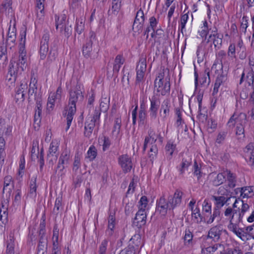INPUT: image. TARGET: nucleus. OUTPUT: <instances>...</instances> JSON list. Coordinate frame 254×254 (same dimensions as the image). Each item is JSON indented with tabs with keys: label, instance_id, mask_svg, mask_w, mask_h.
Wrapping results in <instances>:
<instances>
[{
	"label": "nucleus",
	"instance_id": "obj_1",
	"mask_svg": "<svg viewBox=\"0 0 254 254\" xmlns=\"http://www.w3.org/2000/svg\"><path fill=\"white\" fill-rule=\"evenodd\" d=\"M26 33V28H23L20 32L18 57L17 58H12L8 66L7 77L8 75L10 76L9 80H15L18 76L21 75L28 65L27 52L25 47Z\"/></svg>",
	"mask_w": 254,
	"mask_h": 254
},
{
	"label": "nucleus",
	"instance_id": "obj_2",
	"mask_svg": "<svg viewBox=\"0 0 254 254\" xmlns=\"http://www.w3.org/2000/svg\"><path fill=\"white\" fill-rule=\"evenodd\" d=\"M183 194L182 191L177 190L173 196H169L168 200L163 194L157 200L156 211L163 216H166L168 210H173L175 207L180 205L182 202Z\"/></svg>",
	"mask_w": 254,
	"mask_h": 254
},
{
	"label": "nucleus",
	"instance_id": "obj_3",
	"mask_svg": "<svg viewBox=\"0 0 254 254\" xmlns=\"http://www.w3.org/2000/svg\"><path fill=\"white\" fill-rule=\"evenodd\" d=\"M83 95L80 90V85L77 84L74 90H70L69 92V97L68 100V107L65 108L63 115L66 117L67 127L65 130L67 131L72 122L73 117L75 114L76 108V103L82 102L83 100Z\"/></svg>",
	"mask_w": 254,
	"mask_h": 254
},
{
	"label": "nucleus",
	"instance_id": "obj_4",
	"mask_svg": "<svg viewBox=\"0 0 254 254\" xmlns=\"http://www.w3.org/2000/svg\"><path fill=\"white\" fill-rule=\"evenodd\" d=\"M247 122V116L245 113L235 112L229 119L227 126L230 129H233L236 126V135L239 139H243L245 138V127Z\"/></svg>",
	"mask_w": 254,
	"mask_h": 254
},
{
	"label": "nucleus",
	"instance_id": "obj_5",
	"mask_svg": "<svg viewBox=\"0 0 254 254\" xmlns=\"http://www.w3.org/2000/svg\"><path fill=\"white\" fill-rule=\"evenodd\" d=\"M99 51L98 41L96 34L93 32H90V36L83 44L82 48L83 56L86 59L94 61L98 57Z\"/></svg>",
	"mask_w": 254,
	"mask_h": 254
},
{
	"label": "nucleus",
	"instance_id": "obj_6",
	"mask_svg": "<svg viewBox=\"0 0 254 254\" xmlns=\"http://www.w3.org/2000/svg\"><path fill=\"white\" fill-rule=\"evenodd\" d=\"M164 68L158 73L154 82V89L157 94L162 96L169 95L170 92V78L169 76L165 78Z\"/></svg>",
	"mask_w": 254,
	"mask_h": 254
},
{
	"label": "nucleus",
	"instance_id": "obj_7",
	"mask_svg": "<svg viewBox=\"0 0 254 254\" xmlns=\"http://www.w3.org/2000/svg\"><path fill=\"white\" fill-rule=\"evenodd\" d=\"M143 244L139 235H134L129 241L128 246L122 250L120 254H138Z\"/></svg>",
	"mask_w": 254,
	"mask_h": 254
},
{
	"label": "nucleus",
	"instance_id": "obj_8",
	"mask_svg": "<svg viewBox=\"0 0 254 254\" xmlns=\"http://www.w3.org/2000/svg\"><path fill=\"white\" fill-rule=\"evenodd\" d=\"M211 71H214L217 75V77L214 85L212 95L214 96L218 92L219 88L220 85L227 79L226 76L223 73V64H218L217 62H215L212 67Z\"/></svg>",
	"mask_w": 254,
	"mask_h": 254
},
{
	"label": "nucleus",
	"instance_id": "obj_9",
	"mask_svg": "<svg viewBox=\"0 0 254 254\" xmlns=\"http://www.w3.org/2000/svg\"><path fill=\"white\" fill-rule=\"evenodd\" d=\"M100 124V112L96 110L92 116L87 119L85 123L84 135L85 137L89 138L96 126Z\"/></svg>",
	"mask_w": 254,
	"mask_h": 254
},
{
	"label": "nucleus",
	"instance_id": "obj_10",
	"mask_svg": "<svg viewBox=\"0 0 254 254\" xmlns=\"http://www.w3.org/2000/svg\"><path fill=\"white\" fill-rule=\"evenodd\" d=\"M149 100L150 102V107L149 110L150 116L151 118L155 119L157 117V112L161 104L159 95L154 94L149 98Z\"/></svg>",
	"mask_w": 254,
	"mask_h": 254
},
{
	"label": "nucleus",
	"instance_id": "obj_11",
	"mask_svg": "<svg viewBox=\"0 0 254 254\" xmlns=\"http://www.w3.org/2000/svg\"><path fill=\"white\" fill-rule=\"evenodd\" d=\"M118 161L124 173L130 172L132 168L133 163L131 157L127 154H123L120 156L118 159Z\"/></svg>",
	"mask_w": 254,
	"mask_h": 254
},
{
	"label": "nucleus",
	"instance_id": "obj_12",
	"mask_svg": "<svg viewBox=\"0 0 254 254\" xmlns=\"http://www.w3.org/2000/svg\"><path fill=\"white\" fill-rule=\"evenodd\" d=\"M59 148L58 143L56 141H52L50 145L47 160L49 164L53 165L58 158L57 153Z\"/></svg>",
	"mask_w": 254,
	"mask_h": 254
},
{
	"label": "nucleus",
	"instance_id": "obj_13",
	"mask_svg": "<svg viewBox=\"0 0 254 254\" xmlns=\"http://www.w3.org/2000/svg\"><path fill=\"white\" fill-rule=\"evenodd\" d=\"M144 19L143 11L140 8L136 13L132 25V29L135 32L139 33L141 31L143 27Z\"/></svg>",
	"mask_w": 254,
	"mask_h": 254
},
{
	"label": "nucleus",
	"instance_id": "obj_14",
	"mask_svg": "<svg viewBox=\"0 0 254 254\" xmlns=\"http://www.w3.org/2000/svg\"><path fill=\"white\" fill-rule=\"evenodd\" d=\"M223 232L227 233V232L226 230H223L221 225L215 226L209 230L207 238L212 239L215 242H218Z\"/></svg>",
	"mask_w": 254,
	"mask_h": 254
},
{
	"label": "nucleus",
	"instance_id": "obj_15",
	"mask_svg": "<svg viewBox=\"0 0 254 254\" xmlns=\"http://www.w3.org/2000/svg\"><path fill=\"white\" fill-rule=\"evenodd\" d=\"M224 215L231 222H241L242 221L241 214L239 213V208L233 209L231 207H228L224 211Z\"/></svg>",
	"mask_w": 254,
	"mask_h": 254
},
{
	"label": "nucleus",
	"instance_id": "obj_16",
	"mask_svg": "<svg viewBox=\"0 0 254 254\" xmlns=\"http://www.w3.org/2000/svg\"><path fill=\"white\" fill-rule=\"evenodd\" d=\"M49 34L48 33L44 34L41 41L39 53L40 54V59L44 60L49 51Z\"/></svg>",
	"mask_w": 254,
	"mask_h": 254
},
{
	"label": "nucleus",
	"instance_id": "obj_17",
	"mask_svg": "<svg viewBox=\"0 0 254 254\" xmlns=\"http://www.w3.org/2000/svg\"><path fill=\"white\" fill-rule=\"evenodd\" d=\"M146 223V214L144 210H138L136 213L133 224L137 228H140Z\"/></svg>",
	"mask_w": 254,
	"mask_h": 254
},
{
	"label": "nucleus",
	"instance_id": "obj_18",
	"mask_svg": "<svg viewBox=\"0 0 254 254\" xmlns=\"http://www.w3.org/2000/svg\"><path fill=\"white\" fill-rule=\"evenodd\" d=\"M28 88L27 83L24 81L21 82L19 86L16 88L15 100L16 102H23L25 100V91Z\"/></svg>",
	"mask_w": 254,
	"mask_h": 254
},
{
	"label": "nucleus",
	"instance_id": "obj_19",
	"mask_svg": "<svg viewBox=\"0 0 254 254\" xmlns=\"http://www.w3.org/2000/svg\"><path fill=\"white\" fill-rule=\"evenodd\" d=\"M37 151L38 153H36V148L33 146L31 150V158L32 161H35L36 158L38 159V162L40 164V170L41 171L44 165V149L41 148L39 152V149L38 148Z\"/></svg>",
	"mask_w": 254,
	"mask_h": 254
},
{
	"label": "nucleus",
	"instance_id": "obj_20",
	"mask_svg": "<svg viewBox=\"0 0 254 254\" xmlns=\"http://www.w3.org/2000/svg\"><path fill=\"white\" fill-rule=\"evenodd\" d=\"M12 127L6 124L5 120L0 119V137H7L11 135Z\"/></svg>",
	"mask_w": 254,
	"mask_h": 254
},
{
	"label": "nucleus",
	"instance_id": "obj_21",
	"mask_svg": "<svg viewBox=\"0 0 254 254\" xmlns=\"http://www.w3.org/2000/svg\"><path fill=\"white\" fill-rule=\"evenodd\" d=\"M70 159V155L69 152L67 151L63 152L59 159L57 169H59L60 171H63L67 165L69 163Z\"/></svg>",
	"mask_w": 254,
	"mask_h": 254
},
{
	"label": "nucleus",
	"instance_id": "obj_22",
	"mask_svg": "<svg viewBox=\"0 0 254 254\" xmlns=\"http://www.w3.org/2000/svg\"><path fill=\"white\" fill-rule=\"evenodd\" d=\"M47 236H39V242L37 248V254H44L47 252Z\"/></svg>",
	"mask_w": 254,
	"mask_h": 254
},
{
	"label": "nucleus",
	"instance_id": "obj_23",
	"mask_svg": "<svg viewBox=\"0 0 254 254\" xmlns=\"http://www.w3.org/2000/svg\"><path fill=\"white\" fill-rule=\"evenodd\" d=\"M16 29L13 27L11 30L10 26L9 28L7 33V37L6 41V46H9L11 49L15 44L16 38Z\"/></svg>",
	"mask_w": 254,
	"mask_h": 254
},
{
	"label": "nucleus",
	"instance_id": "obj_24",
	"mask_svg": "<svg viewBox=\"0 0 254 254\" xmlns=\"http://www.w3.org/2000/svg\"><path fill=\"white\" fill-rule=\"evenodd\" d=\"M156 141V139L154 138H152L151 146L148 152V157L152 164H153L154 160L156 158L158 154V147L157 145L155 144Z\"/></svg>",
	"mask_w": 254,
	"mask_h": 254
},
{
	"label": "nucleus",
	"instance_id": "obj_25",
	"mask_svg": "<svg viewBox=\"0 0 254 254\" xmlns=\"http://www.w3.org/2000/svg\"><path fill=\"white\" fill-rule=\"evenodd\" d=\"M12 0H3L0 5V13L6 15L12 12Z\"/></svg>",
	"mask_w": 254,
	"mask_h": 254
},
{
	"label": "nucleus",
	"instance_id": "obj_26",
	"mask_svg": "<svg viewBox=\"0 0 254 254\" xmlns=\"http://www.w3.org/2000/svg\"><path fill=\"white\" fill-rule=\"evenodd\" d=\"M171 107L170 101L168 99H166L162 103L160 110L161 116H163L164 118H166L169 115L170 109Z\"/></svg>",
	"mask_w": 254,
	"mask_h": 254
},
{
	"label": "nucleus",
	"instance_id": "obj_27",
	"mask_svg": "<svg viewBox=\"0 0 254 254\" xmlns=\"http://www.w3.org/2000/svg\"><path fill=\"white\" fill-rule=\"evenodd\" d=\"M235 191L236 193H238V191L241 193V196L243 198H248L252 197L254 193L251 187H246L241 188H237Z\"/></svg>",
	"mask_w": 254,
	"mask_h": 254
},
{
	"label": "nucleus",
	"instance_id": "obj_28",
	"mask_svg": "<svg viewBox=\"0 0 254 254\" xmlns=\"http://www.w3.org/2000/svg\"><path fill=\"white\" fill-rule=\"evenodd\" d=\"M56 21V28L57 29L59 28H64V26L67 25L68 22L66 20V16L65 14H62L60 15H55Z\"/></svg>",
	"mask_w": 254,
	"mask_h": 254
},
{
	"label": "nucleus",
	"instance_id": "obj_29",
	"mask_svg": "<svg viewBox=\"0 0 254 254\" xmlns=\"http://www.w3.org/2000/svg\"><path fill=\"white\" fill-rule=\"evenodd\" d=\"M116 218L115 213H110L109 219L108 229L106 231V234L109 236H112L113 234L115 226Z\"/></svg>",
	"mask_w": 254,
	"mask_h": 254
},
{
	"label": "nucleus",
	"instance_id": "obj_30",
	"mask_svg": "<svg viewBox=\"0 0 254 254\" xmlns=\"http://www.w3.org/2000/svg\"><path fill=\"white\" fill-rule=\"evenodd\" d=\"M226 176L228 183V187L230 188H234L236 186V176L230 170L226 171Z\"/></svg>",
	"mask_w": 254,
	"mask_h": 254
},
{
	"label": "nucleus",
	"instance_id": "obj_31",
	"mask_svg": "<svg viewBox=\"0 0 254 254\" xmlns=\"http://www.w3.org/2000/svg\"><path fill=\"white\" fill-rule=\"evenodd\" d=\"M230 199L229 197L224 195L212 196V199L214 201L215 207L221 208Z\"/></svg>",
	"mask_w": 254,
	"mask_h": 254
},
{
	"label": "nucleus",
	"instance_id": "obj_32",
	"mask_svg": "<svg viewBox=\"0 0 254 254\" xmlns=\"http://www.w3.org/2000/svg\"><path fill=\"white\" fill-rule=\"evenodd\" d=\"M11 193V190L9 189L7 192L6 193L5 198L3 196V200L1 201V209H3L2 212L3 214H4V216L6 218L7 216V213H6V210L7 209L8 204L9 201L10 200V197Z\"/></svg>",
	"mask_w": 254,
	"mask_h": 254
},
{
	"label": "nucleus",
	"instance_id": "obj_33",
	"mask_svg": "<svg viewBox=\"0 0 254 254\" xmlns=\"http://www.w3.org/2000/svg\"><path fill=\"white\" fill-rule=\"evenodd\" d=\"M226 171L218 173L212 181L213 186L218 187L226 181Z\"/></svg>",
	"mask_w": 254,
	"mask_h": 254
},
{
	"label": "nucleus",
	"instance_id": "obj_34",
	"mask_svg": "<svg viewBox=\"0 0 254 254\" xmlns=\"http://www.w3.org/2000/svg\"><path fill=\"white\" fill-rule=\"evenodd\" d=\"M122 0H113L111 10L108 11L109 15H117L121 9Z\"/></svg>",
	"mask_w": 254,
	"mask_h": 254
},
{
	"label": "nucleus",
	"instance_id": "obj_35",
	"mask_svg": "<svg viewBox=\"0 0 254 254\" xmlns=\"http://www.w3.org/2000/svg\"><path fill=\"white\" fill-rule=\"evenodd\" d=\"M45 0H36V10L37 17L41 19L44 15V2Z\"/></svg>",
	"mask_w": 254,
	"mask_h": 254
},
{
	"label": "nucleus",
	"instance_id": "obj_36",
	"mask_svg": "<svg viewBox=\"0 0 254 254\" xmlns=\"http://www.w3.org/2000/svg\"><path fill=\"white\" fill-rule=\"evenodd\" d=\"M110 105V100L109 99H107V98H102L101 99V102L100 104V107L97 108L96 107L94 112L96 110H98L100 112V116L101 115V112H106L109 109Z\"/></svg>",
	"mask_w": 254,
	"mask_h": 254
},
{
	"label": "nucleus",
	"instance_id": "obj_37",
	"mask_svg": "<svg viewBox=\"0 0 254 254\" xmlns=\"http://www.w3.org/2000/svg\"><path fill=\"white\" fill-rule=\"evenodd\" d=\"M147 113L145 109V105L144 102L141 103L138 114V122L139 124H144L146 119Z\"/></svg>",
	"mask_w": 254,
	"mask_h": 254
},
{
	"label": "nucleus",
	"instance_id": "obj_38",
	"mask_svg": "<svg viewBox=\"0 0 254 254\" xmlns=\"http://www.w3.org/2000/svg\"><path fill=\"white\" fill-rule=\"evenodd\" d=\"M6 254H14V238L13 235H9V239L6 242Z\"/></svg>",
	"mask_w": 254,
	"mask_h": 254
},
{
	"label": "nucleus",
	"instance_id": "obj_39",
	"mask_svg": "<svg viewBox=\"0 0 254 254\" xmlns=\"http://www.w3.org/2000/svg\"><path fill=\"white\" fill-rule=\"evenodd\" d=\"M176 145L172 142H168L165 146L166 154L167 158L170 159L176 149Z\"/></svg>",
	"mask_w": 254,
	"mask_h": 254
},
{
	"label": "nucleus",
	"instance_id": "obj_40",
	"mask_svg": "<svg viewBox=\"0 0 254 254\" xmlns=\"http://www.w3.org/2000/svg\"><path fill=\"white\" fill-rule=\"evenodd\" d=\"M191 161L190 158H183L182 163L181 164V167L179 169L180 174L183 175L186 170H188V167L191 164Z\"/></svg>",
	"mask_w": 254,
	"mask_h": 254
},
{
	"label": "nucleus",
	"instance_id": "obj_41",
	"mask_svg": "<svg viewBox=\"0 0 254 254\" xmlns=\"http://www.w3.org/2000/svg\"><path fill=\"white\" fill-rule=\"evenodd\" d=\"M97 155V150L95 146L92 145L89 147L87 152L86 158H88L89 161H93Z\"/></svg>",
	"mask_w": 254,
	"mask_h": 254
},
{
	"label": "nucleus",
	"instance_id": "obj_42",
	"mask_svg": "<svg viewBox=\"0 0 254 254\" xmlns=\"http://www.w3.org/2000/svg\"><path fill=\"white\" fill-rule=\"evenodd\" d=\"M57 56L58 52L57 51L51 50L45 65L49 66L53 62L56 61Z\"/></svg>",
	"mask_w": 254,
	"mask_h": 254
},
{
	"label": "nucleus",
	"instance_id": "obj_43",
	"mask_svg": "<svg viewBox=\"0 0 254 254\" xmlns=\"http://www.w3.org/2000/svg\"><path fill=\"white\" fill-rule=\"evenodd\" d=\"M146 58L141 56L140 57L138 64L137 65L136 67V70L138 71H146Z\"/></svg>",
	"mask_w": 254,
	"mask_h": 254
},
{
	"label": "nucleus",
	"instance_id": "obj_44",
	"mask_svg": "<svg viewBox=\"0 0 254 254\" xmlns=\"http://www.w3.org/2000/svg\"><path fill=\"white\" fill-rule=\"evenodd\" d=\"M200 83L201 85H204L207 82L208 85L210 82L209 69L207 68L204 70V73L199 79Z\"/></svg>",
	"mask_w": 254,
	"mask_h": 254
},
{
	"label": "nucleus",
	"instance_id": "obj_45",
	"mask_svg": "<svg viewBox=\"0 0 254 254\" xmlns=\"http://www.w3.org/2000/svg\"><path fill=\"white\" fill-rule=\"evenodd\" d=\"M223 38V35H220L213 37V44L214 45L216 51H217L221 48L222 44Z\"/></svg>",
	"mask_w": 254,
	"mask_h": 254
},
{
	"label": "nucleus",
	"instance_id": "obj_46",
	"mask_svg": "<svg viewBox=\"0 0 254 254\" xmlns=\"http://www.w3.org/2000/svg\"><path fill=\"white\" fill-rule=\"evenodd\" d=\"M5 141L4 138L0 137V165L1 166L4 163L3 156Z\"/></svg>",
	"mask_w": 254,
	"mask_h": 254
},
{
	"label": "nucleus",
	"instance_id": "obj_47",
	"mask_svg": "<svg viewBox=\"0 0 254 254\" xmlns=\"http://www.w3.org/2000/svg\"><path fill=\"white\" fill-rule=\"evenodd\" d=\"M193 168V174L194 176H196L197 180L198 181H199L200 178H201L202 174V173L201 171V166H199L197 164L196 161H195L194 162Z\"/></svg>",
	"mask_w": 254,
	"mask_h": 254
},
{
	"label": "nucleus",
	"instance_id": "obj_48",
	"mask_svg": "<svg viewBox=\"0 0 254 254\" xmlns=\"http://www.w3.org/2000/svg\"><path fill=\"white\" fill-rule=\"evenodd\" d=\"M122 120L121 118H117L115 120L112 133L118 135L120 132Z\"/></svg>",
	"mask_w": 254,
	"mask_h": 254
},
{
	"label": "nucleus",
	"instance_id": "obj_49",
	"mask_svg": "<svg viewBox=\"0 0 254 254\" xmlns=\"http://www.w3.org/2000/svg\"><path fill=\"white\" fill-rule=\"evenodd\" d=\"M84 30V22L82 19H76L75 30L79 35L81 34Z\"/></svg>",
	"mask_w": 254,
	"mask_h": 254
},
{
	"label": "nucleus",
	"instance_id": "obj_50",
	"mask_svg": "<svg viewBox=\"0 0 254 254\" xmlns=\"http://www.w3.org/2000/svg\"><path fill=\"white\" fill-rule=\"evenodd\" d=\"M36 177H33L31 179L29 185V193L34 196L36 195V190L37 186L36 184Z\"/></svg>",
	"mask_w": 254,
	"mask_h": 254
},
{
	"label": "nucleus",
	"instance_id": "obj_51",
	"mask_svg": "<svg viewBox=\"0 0 254 254\" xmlns=\"http://www.w3.org/2000/svg\"><path fill=\"white\" fill-rule=\"evenodd\" d=\"M60 33L65 37L69 38L72 34V28L71 25H66L64 26V28H60Z\"/></svg>",
	"mask_w": 254,
	"mask_h": 254
},
{
	"label": "nucleus",
	"instance_id": "obj_52",
	"mask_svg": "<svg viewBox=\"0 0 254 254\" xmlns=\"http://www.w3.org/2000/svg\"><path fill=\"white\" fill-rule=\"evenodd\" d=\"M220 208L215 207L213 209L212 215H211L209 218L206 221L207 224H211L214 220L215 218L219 217L220 214Z\"/></svg>",
	"mask_w": 254,
	"mask_h": 254
},
{
	"label": "nucleus",
	"instance_id": "obj_53",
	"mask_svg": "<svg viewBox=\"0 0 254 254\" xmlns=\"http://www.w3.org/2000/svg\"><path fill=\"white\" fill-rule=\"evenodd\" d=\"M205 217H206V215L205 216H203L200 212L195 214L194 215H191L192 220L194 223L199 224L201 222H205Z\"/></svg>",
	"mask_w": 254,
	"mask_h": 254
},
{
	"label": "nucleus",
	"instance_id": "obj_54",
	"mask_svg": "<svg viewBox=\"0 0 254 254\" xmlns=\"http://www.w3.org/2000/svg\"><path fill=\"white\" fill-rule=\"evenodd\" d=\"M12 185V188L14 187V181L11 176L7 175L4 178L3 188L2 190L3 194L4 193L6 187L9 186L10 184Z\"/></svg>",
	"mask_w": 254,
	"mask_h": 254
},
{
	"label": "nucleus",
	"instance_id": "obj_55",
	"mask_svg": "<svg viewBox=\"0 0 254 254\" xmlns=\"http://www.w3.org/2000/svg\"><path fill=\"white\" fill-rule=\"evenodd\" d=\"M202 211L204 213V216L208 217L211 213V205L207 201L205 200L202 204Z\"/></svg>",
	"mask_w": 254,
	"mask_h": 254
},
{
	"label": "nucleus",
	"instance_id": "obj_56",
	"mask_svg": "<svg viewBox=\"0 0 254 254\" xmlns=\"http://www.w3.org/2000/svg\"><path fill=\"white\" fill-rule=\"evenodd\" d=\"M62 197H60L57 198L56 199L53 211L56 214H58L60 211L63 209V207L62 206Z\"/></svg>",
	"mask_w": 254,
	"mask_h": 254
},
{
	"label": "nucleus",
	"instance_id": "obj_57",
	"mask_svg": "<svg viewBox=\"0 0 254 254\" xmlns=\"http://www.w3.org/2000/svg\"><path fill=\"white\" fill-rule=\"evenodd\" d=\"M41 114L42 110L40 111L35 110V115L34 118V125L35 127H36V125H37V127H39L41 120Z\"/></svg>",
	"mask_w": 254,
	"mask_h": 254
},
{
	"label": "nucleus",
	"instance_id": "obj_58",
	"mask_svg": "<svg viewBox=\"0 0 254 254\" xmlns=\"http://www.w3.org/2000/svg\"><path fill=\"white\" fill-rule=\"evenodd\" d=\"M148 199L146 196H142L138 202V210H144L148 204Z\"/></svg>",
	"mask_w": 254,
	"mask_h": 254
},
{
	"label": "nucleus",
	"instance_id": "obj_59",
	"mask_svg": "<svg viewBox=\"0 0 254 254\" xmlns=\"http://www.w3.org/2000/svg\"><path fill=\"white\" fill-rule=\"evenodd\" d=\"M185 234L184 237V239L185 243H188L189 244L191 242L193 238L192 233L190 231L189 229H186L185 230Z\"/></svg>",
	"mask_w": 254,
	"mask_h": 254
},
{
	"label": "nucleus",
	"instance_id": "obj_60",
	"mask_svg": "<svg viewBox=\"0 0 254 254\" xmlns=\"http://www.w3.org/2000/svg\"><path fill=\"white\" fill-rule=\"evenodd\" d=\"M25 169V158L24 155H22L20 158V163H19V168L18 174L19 175H21L22 176V175L24 174L23 170Z\"/></svg>",
	"mask_w": 254,
	"mask_h": 254
},
{
	"label": "nucleus",
	"instance_id": "obj_61",
	"mask_svg": "<svg viewBox=\"0 0 254 254\" xmlns=\"http://www.w3.org/2000/svg\"><path fill=\"white\" fill-rule=\"evenodd\" d=\"M175 113L177 117L176 124L177 126H180L184 122L182 117V111L179 108L175 109Z\"/></svg>",
	"mask_w": 254,
	"mask_h": 254
},
{
	"label": "nucleus",
	"instance_id": "obj_62",
	"mask_svg": "<svg viewBox=\"0 0 254 254\" xmlns=\"http://www.w3.org/2000/svg\"><path fill=\"white\" fill-rule=\"evenodd\" d=\"M107 245L108 241L104 240L99 246V254H106Z\"/></svg>",
	"mask_w": 254,
	"mask_h": 254
},
{
	"label": "nucleus",
	"instance_id": "obj_63",
	"mask_svg": "<svg viewBox=\"0 0 254 254\" xmlns=\"http://www.w3.org/2000/svg\"><path fill=\"white\" fill-rule=\"evenodd\" d=\"M249 64L250 65L251 68V76L252 77V84H253L254 81V57H250Z\"/></svg>",
	"mask_w": 254,
	"mask_h": 254
},
{
	"label": "nucleus",
	"instance_id": "obj_64",
	"mask_svg": "<svg viewBox=\"0 0 254 254\" xmlns=\"http://www.w3.org/2000/svg\"><path fill=\"white\" fill-rule=\"evenodd\" d=\"M225 254H243L242 251L238 247L234 249H228Z\"/></svg>",
	"mask_w": 254,
	"mask_h": 254
}]
</instances>
